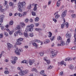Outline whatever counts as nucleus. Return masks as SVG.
<instances>
[{"label":"nucleus","mask_w":76,"mask_h":76,"mask_svg":"<svg viewBox=\"0 0 76 76\" xmlns=\"http://www.w3.org/2000/svg\"><path fill=\"white\" fill-rule=\"evenodd\" d=\"M58 66H63V65H64L65 66H66L67 64H66V63L64 62V61H61L60 62H58Z\"/></svg>","instance_id":"423d86ee"},{"label":"nucleus","mask_w":76,"mask_h":76,"mask_svg":"<svg viewBox=\"0 0 76 76\" xmlns=\"http://www.w3.org/2000/svg\"><path fill=\"white\" fill-rule=\"evenodd\" d=\"M34 24H31L30 25H28L26 26L25 31L27 32L28 31L30 32H32L34 30Z\"/></svg>","instance_id":"f03ea898"},{"label":"nucleus","mask_w":76,"mask_h":76,"mask_svg":"<svg viewBox=\"0 0 76 76\" xmlns=\"http://www.w3.org/2000/svg\"><path fill=\"white\" fill-rule=\"evenodd\" d=\"M29 21L30 22H34V20L30 18L29 20Z\"/></svg>","instance_id":"338daca9"},{"label":"nucleus","mask_w":76,"mask_h":76,"mask_svg":"<svg viewBox=\"0 0 76 76\" xmlns=\"http://www.w3.org/2000/svg\"><path fill=\"white\" fill-rule=\"evenodd\" d=\"M67 10H65L64 11H63L61 15V16L62 17V19L63 20L64 22H66V20L64 18L65 16H66L67 15Z\"/></svg>","instance_id":"20e7f679"},{"label":"nucleus","mask_w":76,"mask_h":76,"mask_svg":"<svg viewBox=\"0 0 76 76\" xmlns=\"http://www.w3.org/2000/svg\"><path fill=\"white\" fill-rule=\"evenodd\" d=\"M31 72H35L36 73H38V70L37 69L35 68H33L31 69Z\"/></svg>","instance_id":"f3484780"},{"label":"nucleus","mask_w":76,"mask_h":76,"mask_svg":"<svg viewBox=\"0 0 76 76\" xmlns=\"http://www.w3.org/2000/svg\"><path fill=\"white\" fill-rule=\"evenodd\" d=\"M7 45L8 46V48L9 49L11 48H12V47H13L12 45L10 44V43H7Z\"/></svg>","instance_id":"ddd939ff"},{"label":"nucleus","mask_w":76,"mask_h":76,"mask_svg":"<svg viewBox=\"0 0 76 76\" xmlns=\"http://www.w3.org/2000/svg\"><path fill=\"white\" fill-rule=\"evenodd\" d=\"M61 46H64V45H65V42L64 41H61Z\"/></svg>","instance_id":"2f4dec72"},{"label":"nucleus","mask_w":76,"mask_h":76,"mask_svg":"<svg viewBox=\"0 0 76 76\" xmlns=\"http://www.w3.org/2000/svg\"><path fill=\"white\" fill-rule=\"evenodd\" d=\"M59 75L60 76H63L64 75V72H61L59 74Z\"/></svg>","instance_id":"5fc2aeb1"},{"label":"nucleus","mask_w":76,"mask_h":76,"mask_svg":"<svg viewBox=\"0 0 76 76\" xmlns=\"http://www.w3.org/2000/svg\"><path fill=\"white\" fill-rule=\"evenodd\" d=\"M19 51H20V52H22V51H23V50H22V49H20L18 50V48H16V50L15 51V53L17 55H20V53L19 52Z\"/></svg>","instance_id":"39448f33"},{"label":"nucleus","mask_w":76,"mask_h":76,"mask_svg":"<svg viewBox=\"0 0 76 76\" xmlns=\"http://www.w3.org/2000/svg\"><path fill=\"white\" fill-rule=\"evenodd\" d=\"M35 42H40V40H37V39H35L34 40Z\"/></svg>","instance_id":"052dcab7"},{"label":"nucleus","mask_w":76,"mask_h":76,"mask_svg":"<svg viewBox=\"0 0 76 76\" xmlns=\"http://www.w3.org/2000/svg\"><path fill=\"white\" fill-rule=\"evenodd\" d=\"M69 68L71 70H73V69H74V66L72 65H69Z\"/></svg>","instance_id":"2eb2a0df"},{"label":"nucleus","mask_w":76,"mask_h":76,"mask_svg":"<svg viewBox=\"0 0 76 76\" xmlns=\"http://www.w3.org/2000/svg\"><path fill=\"white\" fill-rule=\"evenodd\" d=\"M9 5L10 7H13L14 6V3L12 2H10L9 3Z\"/></svg>","instance_id":"7c9ffc66"},{"label":"nucleus","mask_w":76,"mask_h":76,"mask_svg":"<svg viewBox=\"0 0 76 76\" xmlns=\"http://www.w3.org/2000/svg\"><path fill=\"white\" fill-rule=\"evenodd\" d=\"M24 35L25 37H28V34L27 33L24 32Z\"/></svg>","instance_id":"79ce46f5"},{"label":"nucleus","mask_w":76,"mask_h":76,"mask_svg":"<svg viewBox=\"0 0 76 76\" xmlns=\"http://www.w3.org/2000/svg\"><path fill=\"white\" fill-rule=\"evenodd\" d=\"M58 12H56L54 14V16H55V18L56 19H58V18L60 17V15L58 14Z\"/></svg>","instance_id":"0eeeda50"},{"label":"nucleus","mask_w":76,"mask_h":76,"mask_svg":"<svg viewBox=\"0 0 76 76\" xmlns=\"http://www.w3.org/2000/svg\"><path fill=\"white\" fill-rule=\"evenodd\" d=\"M26 3L24 1H23L22 3L19 2L18 4V10L19 12H22V9L23 8V6H25Z\"/></svg>","instance_id":"f257e3e1"},{"label":"nucleus","mask_w":76,"mask_h":76,"mask_svg":"<svg viewBox=\"0 0 76 76\" xmlns=\"http://www.w3.org/2000/svg\"><path fill=\"white\" fill-rule=\"evenodd\" d=\"M65 27H66V28H68V27H69V23L67 22H66L65 23Z\"/></svg>","instance_id":"a19ab883"},{"label":"nucleus","mask_w":76,"mask_h":76,"mask_svg":"<svg viewBox=\"0 0 76 76\" xmlns=\"http://www.w3.org/2000/svg\"><path fill=\"white\" fill-rule=\"evenodd\" d=\"M52 33L51 32H49L48 33V36L49 38H51L52 36Z\"/></svg>","instance_id":"393cba45"},{"label":"nucleus","mask_w":76,"mask_h":76,"mask_svg":"<svg viewBox=\"0 0 76 76\" xmlns=\"http://www.w3.org/2000/svg\"><path fill=\"white\" fill-rule=\"evenodd\" d=\"M17 40H18L19 41H23V39L21 38H20L17 39Z\"/></svg>","instance_id":"6e6d98bb"},{"label":"nucleus","mask_w":76,"mask_h":76,"mask_svg":"<svg viewBox=\"0 0 76 76\" xmlns=\"http://www.w3.org/2000/svg\"><path fill=\"white\" fill-rule=\"evenodd\" d=\"M37 5H38V4H34V7L33 8V10H34V11H36V10H37Z\"/></svg>","instance_id":"4be33fe9"},{"label":"nucleus","mask_w":76,"mask_h":76,"mask_svg":"<svg viewBox=\"0 0 76 76\" xmlns=\"http://www.w3.org/2000/svg\"><path fill=\"white\" fill-rule=\"evenodd\" d=\"M31 14L33 16H36V13H35V12H31Z\"/></svg>","instance_id":"603ef678"},{"label":"nucleus","mask_w":76,"mask_h":76,"mask_svg":"<svg viewBox=\"0 0 76 76\" xmlns=\"http://www.w3.org/2000/svg\"><path fill=\"white\" fill-rule=\"evenodd\" d=\"M0 27H1V29L2 31H4V26H3V24H1V23L0 24Z\"/></svg>","instance_id":"5701e85b"},{"label":"nucleus","mask_w":76,"mask_h":76,"mask_svg":"<svg viewBox=\"0 0 76 76\" xmlns=\"http://www.w3.org/2000/svg\"><path fill=\"white\" fill-rule=\"evenodd\" d=\"M39 20V18L38 17H37L35 19V22H38Z\"/></svg>","instance_id":"8fccbe9b"},{"label":"nucleus","mask_w":76,"mask_h":76,"mask_svg":"<svg viewBox=\"0 0 76 76\" xmlns=\"http://www.w3.org/2000/svg\"><path fill=\"white\" fill-rule=\"evenodd\" d=\"M12 60H14L16 61V60H18V57H12Z\"/></svg>","instance_id":"37998d69"},{"label":"nucleus","mask_w":76,"mask_h":76,"mask_svg":"<svg viewBox=\"0 0 76 76\" xmlns=\"http://www.w3.org/2000/svg\"><path fill=\"white\" fill-rule=\"evenodd\" d=\"M16 28H17V29H16L17 30L20 29V28H21V27H20V24L18 25L17 26Z\"/></svg>","instance_id":"4c0bfd02"},{"label":"nucleus","mask_w":76,"mask_h":76,"mask_svg":"<svg viewBox=\"0 0 76 76\" xmlns=\"http://www.w3.org/2000/svg\"><path fill=\"white\" fill-rule=\"evenodd\" d=\"M66 42V44H69L70 42V38H68L67 39Z\"/></svg>","instance_id":"a211bd4d"},{"label":"nucleus","mask_w":76,"mask_h":76,"mask_svg":"<svg viewBox=\"0 0 76 76\" xmlns=\"http://www.w3.org/2000/svg\"><path fill=\"white\" fill-rule=\"evenodd\" d=\"M71 17L72 18H75L76 17V14H73L71 15Z\"/></svg>","instance_id":"72a5a7b5"},{"label":"nucleus","mask_w":76,"mask_h":76,"mask_svg":"<svg viewBox=\"0 0 76 76\" xmlns=\"http://www.w3.org/2000/svg\"><path fill=\"white\" fill-rule=\"evenodd\" d=\"M44 60L45 61H46V63L48 64H50V61L48 60V58L47 57H45L44 58Z\"/></svg>","instance_id":"1a4fd4ad"},{"label":"nucleus","mask_w":76,"mask_h":76,"mask_svg":"<svg viewBox=\"0 0 76 76\" xmlns=\"http://www.w3.org/2000/svg\"><path fill=\"white\" fill-rule=\"evenodd\" d=\"M71 50H76V47H73L72 48H71Z\"/></svg>","instance_id":"774afa93"},{"label":"nucleus","mask_w":76,"mask_h":76,"mask_svg":"<svg viewBox=\"0 0 76 76\" xmlns=\"http://www.w3.org/2000/svg\"><path fill=\"white\" fill-rule=\"evenodd\" d=\"M53 21H54V22L55 23H57V19H56V18H53Z\"/></svg>","instance_id":"864d4df0"},{"label":"nucleus","mask_w":76,"mask_h":76,"mask_svg":"<svg viewBox=\"0 0 76 76\" xmlns=\"http://www.w3.org/2000/svg\"><path fill=\"white\" fill-rule=\"evenodd\" d=\"M13 25V21L11 20L9 23L10 25Z\"/></svg>","instance_id":"a18cd8bd"},{"label":"nucleus","mask_w":76,"mask_h":76,"mask_svg":"<svg viewBox=\"0 0 76 76\" xmlns=\"http://www.w3.org/2000/svg\"><path fill=\"white\" fill-rule=\"evenodd\" d=\"M18 35V33H17L15 32L14 34V37H17V36Z\"/></svg>","instance_id":"69168bd1"},{"label":"nucleus","mask_w":76,"mask_h":76,"mask_svg":"<svg viewBox=\"0 0 76 76\" xmlns=\"http://www.w3.org/2000/svg\"><path fill=\"white\" fill-rule=\"evenodd\" d=\"M44 70H42L40 72V75H45V73H44Z\"/></svg>","instance_id":"cd10ccee"},{"label":"nucleus","mask_w":76,"mask_h":76,"mask_svg":"<svg viewBox=\"0 0 76 76\" xmlns=\"http://www.w3.org/2000/svg\"><path fill=\"white\" fill-rule=\"evenodd\" d=\"M31 8H32V6L31 5V4H30L29 5H28V6L27 7V9H28V10H30V9H31Z\"/></svg>","instance_id":"e433bc0d"},{"label":"nucleus","mask_w":76,"mask_h":76,"mask_svg":"<svg viewBox=\"0 0 76 76\" xmlns=\"http://www.w3.org/2000/svg\"><path fill=\"white\" fill-rule=\"evenodd\" d=\"M4 73L5 74H6V75H7V74H8L9 73V71L7 70V71H4Z\"/></svg>","instance_id":"13d9d810"},{"label":"nucleus","mask_w":76,"mask_h":76,"mask_svg":"<svg viewBox=\"0 0 76 76\" xmlns=\"http://www.w3.org/2000/svg\"><path fill=\"white\" fill-rule=\"evenodd\" d=\"M50 40L49 39H46L44 41V43L45 44H48V43H49L50 42Z\"/></svg>","instance_id":"dca6fc26"},{"label":"nucleus","mask_w":76,"mask_h":76,"mask_svg":"<svg viewBox=\"0 0 76 76\" xmlns=\"http://www.w3.org/2000/svg\"><path fill=\"white\" fill-rule=\"evenodd\" d=\"M4 34L6 36V37H8L9 36V34L7 32H5L4 33Z\"/></svg>","instance_id":"3c124183"},{"label":"nucleus","mask_w":76,"mask_h":76,"mask_svg":"<svg viewBox=\"0 0 76 76\" xmlns=\"http://www.w3.org/2000/svg\"><path fill=\"white\" fill-rule=\"evenodd\" d=\"M74 37L75 38V40L74 41V42H76V34L75 33L74 34Z\"/></svg>","instance_id":"bf43d9fd"},{"label":"nucleus","mask_w":76,"mask_h":76,"mask_svg":"<svg viewBox=\"0 0 76 76\" xmlns=\"http://www.w3.org/2000/svg\"><path fill=\"white\" fill-rule=\"evenodd\" d=\"M53 66L51 65H50L48 67L47 70H50V69H53Z\"/></svg>","instance_id":"c756f323"},{"label":"nucleus","mask_w":76,"mask_h":76,"mask_svg":"<svg viewBox=\"0 0 76 76\" xmlns=\"http://www.w3.org/2000/svg\"><path fill=\"white\" fill-rule=\"evenodd\" d=\"M35 62V60L33 59L29 60V64L30 66H31Z\"/></svg>","instance_id":"f8f14e48"},{"label":"nucleus","mask_w":76,"mask_h":76,"mask_svg":"<svg viewBox=\"0 0 76 76\" xmlns=\"http://www.w3.org/2000/svg\"><path fill=\"white\" fill-rule=\"evenodd\" d=\"M4 17V15H1V16L0 17V22H1V23L3 22V19Z\"/></svg>","instance_id":"9d476101"},{"label":"nucleus","mask_w":76,"mask_h":76,"mask_svg":"<svg viewBox=\"0 0 76 76\" xmlns=\"http://www.w3.org/2000/svg\"><path fill=\"white\" fill-rule=\"evenodd\" d=\"M29 36H30V37H34V34H33V33H29Z\"/></svg>","instance_id":"49530a36"},{"label":"nucleus","mask_w":76,"mask_h":76,"mask_svg":"<svg viewBox=\"0 0 76 76\" xmlns=\"http://www.w3.org/2000/svg\"><path fill=\"white\" fill-rule=\"evenodd\" d=\"M60 4L61 3H60V1H58L57 3H56V6L57 7H59L60 6Z\"/></svg>","instance_id":"bb28decb"},{"label":"nucleus","mask_w":76,"mask_h":76,"mask_svg":"<svg viewBox=\"0 0 76 76\" xmlns=\"http://www.w3.org/2000/svg\"><path fill=\"white\" fill-rule=\"evenodd\" d=\"M7 4V1H6L5 0L4 1V6H6V5Z\"/></svg>","instance_id":"e2e57ef3"},{"label":"nucleus","mask_w":76,"mask_h":76,"mask_svg":"<svg viewBox=\"0 0 76 76\" xmlns=\"http://www.w3.org/2000/svg\"><path fill=\"white\" fill-rule=\"evenodd\" d=\"M64 23H65V22L64 21V23H63L61 25V28L62 29H63V28H64Z\"/></svg>","instance_id":"c03bdc74"},{"label":"nucleus","mask_w":76,"mask_h":76,"mask_svg":"<svg viewBox=\"0 0 76 76\" xmlns=\"http://www.w3.org/2000/svg\"><path fill=\"white\" fill-rule=\"evenodd\" d=\"M25 22L26 23H28L29 22V19L28 18H26L25 19Z\"/></svg>","instance_id":"4d7b16f0"},{"label":"nucleus","mask_w":76,"mask_h":76,"mask_svg":"<svg viewBox=\"0 0 76 76\" xmlns=\"http://www.w3.org/2000/svg\"><path fill=\"white\" fill-rule=\"evenodd\" d=\"M24 72V73L25 74V75L28 74V73H29V71L28 70H23Z\"/></svg>","instance_id":"c85d7f7f"},{"label":"nucleus","mask_w":76,"mask_h":76,"mask_svg":"<svg viewBox=\"0 0 76 76\" xmlns=\"http://www.w3.org/2000/svg\"><path fill=\"white\" fill-rule=\"evenodd\" d=\"M27 14V12H24L22 14L23 16H26V15Z\"/></svg>","instance_id":"09e8293b"},{"label":"nucleus","mask_w":76,"mask_h":76,"mask_svg":"<svg viewBox=\"0 0 76 76\" xmlns=\"http://www.w3.org/2000/svg\"><path fill=\"white\" fill-rule=\"evenodd\" d=\"M55 38L56 37H55L54 36H53L50 38V39L51 41H54V39H55Z\"/></svg>","instance_id":"aec40b11"},{"label":"nucleus","mask_w":76,"mask_h":76,"mask_svg":"<svg viewBox=\"0 0 76 76\" xmlns=\"http://www.w3.org/2000/svg\"><path fill=\"white\" fill-rule=\"evenodd\" d=\"M32 45H34V47H36L35 48L36 49L38 48V45H37V43H32Z\"/></svg>","instance_id":"b1692460"},{"label":"nucleus","mask_w":76,"mask_h":76,"mask_svg":"<svg viewBox=\"0 0 76 76\" xmlns=\"http://www.w3.org/2000/svg\"><path fill=\"white\" fill-rule=\"evenodd\" d=\"M39 54H40V56H44V52H40L39 53Z\"/></svg>","instance_id":"473e14b6"},{"label":"nucleus","mask_w":76,"mask_h":76,"mask_svg":"<svg viewBox=\"0 0 76 76\" xmlns=\"http://www.w3.org/2000/svg\"><path fill=\"white\" fill-rule=\"evenodd\" d=\"M62 38L60 36H58L57 37V39L58 41H59V40H61Z\"/></svg>","instance_id":"58836bf2"},{"label":"nucleus","mask_w":76,"mask_h":76,"mask_svg":"<svg viewBox=\"0 0 76 76\" xmlns=\"http://www.w3.org/2000/svg\"><path fill=\"white\" fill-rule=\"evenodd\" d=\"M20 25L22 28H24L25 26V24L23 22L20 23Z\"/></svg>","instance_id":"4468645a"},{"label":"nucleus","mask_w":76,"mask_h":76,"mask_svg":"<svg viewBox=\"0 0 76 76\" xmlns=\"http://www.w3.org/2000/svg\"><path fill=\"white\" fill-rule=\"evenodd\" d=\"M72 60V58H71L70 57H68L66 58L65 60V61H71Z\"/></svg>","instance_id":"6ab92c4d"},{"label":"nucleus","mask_w":76,"mask_h":76,"mask_svg":"<svg viewBox=\"0 0 76 76\" xmlns=\"http://www.w3.org/2000/svg\"><path fill=\"white\" fill-rule=\"evenodd\" d=\"M3 37V34L2 33L0 34V38H2Z\"/></svg>","instance_id":"680f3d73"},{"label":"nucleus","mask_w":76,"mask_h":76,"mask_svg":"<svg viewBox=\"0 0 76 76\" xmlns=\"http://www.w3.org/2000/svg\"><path fill=\"white\" fill-rule=\"evenodd\" d=\"M21 63H25V64H28V61L26 60H24L23 61H22L21 62Z\"/></svg>","instance_id":"412c9836"},{"label":"nucleus","mask_w":76,"mask_h":76,"mask_svg":"<svg viewBox=\"0 0 76 76\" xmlns=\"http://www.w3.org/2000/svg\"><path fill=\"white\" fill-rule=\"evenodd\" d=\"M35 30L36 31H42V29L41 28H35Z\"/></svg>","instance_id":"f704fd0d"},{"label":"nucleus","mask_w":76,"mask_h":76,"mask_svg":"<svg viewBox=\"0 0 76 76\" xmlns=\"http://www.w3.org/2000/svg\"><path fill=\"white\" fill-rule=\"evenodd\" d=\"M65 37L66 38H71L72 37V34L71 33H69V32H67L65 35Z\"/></svg>","instance_id":"9b49d317"},{"label":"nucleus","mask_w":76,"mask_h":76,"mask_svg":"<svg viewBox=\"0 0 76 76\" xmlns=\"http://www.w3.org/2000/svg\"><path fill=\"white\" fill-rule=\"evenodd\" d=\"M19 74L20 76H25L26 75L24 73L23 70H20V72H19Z\"/></svg>","instance_id":"6e6552de"},{"label":"nucleus","mask_w":76,"mask_h":76,"mask_svg":"<svg viewBox=\"0 0 76 76\" xmlns=\"http://www.w3.org/2000/svg\"><path fill=\"white\" fill-rule=\"evenodd\" d=\"M13 32H14V30H12V31H10L9 32V34L10 35H12V34H13Z\"/></svg>","instance_id":"c9c22d12"},{"label":"nucleus","mask_w":76,"mask_h":76,"mask_svg":"<svg viewBox=\"0 0 76 76\" xmlns=\"http://www.w3.org/2000/svg\"><path fill=\"white\" fill-rule=\"evenodd\" d=\"M51 1H49L48 2V5L49 6L51 4Z\"/></svg>","instance_id":"0e129e2a"},{"label":"nucleus","mask_w":76,"mask_h":76,"mask_svg":"<svg viewBox=\"0 0 76 76\" xmlns=\"http://www.w3.org/2000/svg\"><path fill=\"white\" fill-rule=\"evenodd\" d=\"M18 16H19V17L22 18V16H23V15L20 13H18Z\"/></svg>","instance_id":"ea45409f"},{"label":"nucleus","mask_w":76,"mask_h":76,"mask_svg":"<svg viewBox=\"0 0 76 76\" xmlns=\"http://www.w3.org/2000/svg\"><path fill=\"white\" fill-rule=\"evenodd\" d=\"M11 63L13 64H15L16 63V61L15 60L14 61H11Z\"/></svg>","instance_id":"de8ad7c7"},{"label":"nucleus","mask_w":76,"mask_h":76,"mask_svg":"<svg viewBox=\"0 0 76 76\" xmlns=\"http://www.w3.org/2000/svg\"><path fill=\"white\" fill-rule=\"evenodd\" d=\"M57 53H58L57 51L54 50H52V51L50 52L51 54L50 56V58H52L56 57L57 56Z\"/></svg>","instance_id":"7ed1b4c3"},{"label":"nucleus","mask_w":76,"mask_h":76,"mask_svg":"<svg viewBox=\"0 0 76 76\" xmlns=\"http://www.w3.org/2000/svg\"><path fill=\"white\" fill-rule=\"evenodd\" d=\"M17 45H21V44H22V42H21L20 41H19L18 40H17Z\"/></svg>","instance_id":"a878e982"}]
</instances>
